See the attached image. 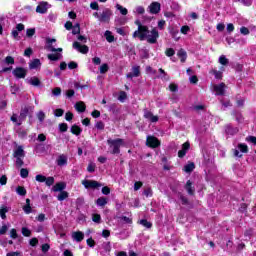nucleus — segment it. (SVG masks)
I'll return each instance as SVG.
<instances>
[{
  "mask_svg": "<svg viewBox=\"0 0 256 256\" xmlns=\"http://www.w3.org/2000/svg\"><path fill=\"white\" fill-rule=\"evenodd\" d=\"M9 207L7 206H2L0 209V217L1 219H7V215L6 213H9Z\"/></svg>",
  "mask_w": 256,
  "mask_h": 256,
  "instance_id": "2f4dec72",
  "label": "nucleus"
},
{
  "mask_svg": "<svg viewBox=\"0 0 256 256\" xmlns=\"http://www.w3.org/2000/svg\"><path fill=\"white\" fill-rule=\"evenodd\" d=\"M69 197V193L67 191H62L58 194L57 199L58 201H65Z\"/></svg>",
  "mask_w": 256,
  "mask_h": 256,
  "instance_id": "4c0bfd02",
  "label": "nucleus"
},
{
  "mask_svg": "<svg viewBox=\"0 0 256 256\" xmlns=\"http://www.w3.org/2000/svg\"><path fill=\"white\" fill-rule=\"evenodd\" d=\"M20 177H22V179H27L29 177V170H27V168H22L20 170Z\"/></svg>",
  "mask_w": 256,
  "mask_h": 256,
  "instance_id": "37998d69",
  "label": "nucleus"
},
{
  "mask_svg": "<svg viewBox=\"0 0 256 256\" xmlns=\"http://www.w3.org/2000/svg\"><path fill=\"white\" fill-rule=\"evenodd\" d=\"M248 148L246 144H239L238 149L234 150V156L235 157H243V154L241 153H247Z\"/></svg>",
  "mask_w": 256,
  "mask_h": 256,
  "instance_id": "ddd939ff",
  "label": "nucleus"
},
{
  "mask_svg": "<svg viewBox=\"0 0 256 256\" xmlns=\"http://www.w3.org/2000/svg\"><path fill=\"white\" fill-rule=\"evenodd\" d=\"M165 55L167 57H173V55H175V50L173 48H168L165 52Z\"/></svg>",
  "mask_w": 256,
  "mask_h": 256,
  "instance_id": "bf43d9fd",
  "label": "nucleus"
},
{
  "mask_svg": "<svg viewBox=\"0 0 256 256\" xmlns=\"http://www.w3.org/2000/svg\"><path fill=\"white\" fill-rule=\"evenodd\" d=\"M51 6L47 2H40L39 5L36 7V13H40L41 15L47 13V9Z\"/></svg>",
  "mask_w": 256,
  "mask_h": 256,
  "instance_id": "9b49d317",
  "label": "nucleus"
},
{
  "mask_svg": "<svg viewBox=\"0 0 256 256\" xmlns=\"http://www.w3.org/2000/svg\"><path fill=\"white\" fill-rule=\"evenodd\" d=\"M177 55L180 58L181 63H185V61H187V52L184 49H180Z\"/></svg>",
  "mask_w": 256,
  "mask_h": 256,
  "instance_id": "393cba45",
  "label": "nucleus"
},
{
  "mask_svg": "<svg viewBox=\"0 0 256 256\" xmlns=\"http://www.w3.org/2000/svg\"><path fill=\"white\" fill-rule=\"evenodd\" d=\"M4 63H6V65H15V59L11 56H7Z\"/></svg>",
  "mask_w": 256,
  "mask_h": 256,
  "instance_id": "49530a36",
  "label": "nucleus"
},
{
  "mask_svg": "<svg viewBox=\"0 0 256 256\" xmlns=\"http://www.w3.org/2000/svg\"><path fill=\"white\" fill-rule=\"evenodd\" d=\"M118 99L121 103L125 102V99H127V93L125 91L120 92Z\"/></svg>",
  "mask_w": 256,
  "mask_h": 256,
  "instance_id": "4d7b16f0",
  "label": "nucleus"
},
{
  "mask_svg": "<svg viewBox=\"0 0 256 256\" xmlns=\"http://www.w3.org/2000/svg\"><path fill=\"white\" fill-rule=\"evenodd\" d=\"M10 237L12 239H17L18 235H17V230L15 228L10 230Z\"/></svg>",
  "mask_w": 256,
  "mask_h": 256,
  "instance_id": "69168bd1",
  "label": "nucleus"
},
{
  "mask_svg": "<svg viewBox=\"0 0 256 256\" xmlns=\"http://www.w3.org/2000/svg\"><path fill=\"white\" fill-rule=\"evenodd\" d=\"M104 37H106V41H108V43H113V41H115V37L113 36V34L111 33V31L107 30L104 33Z\"/></svg>",
  "mask_w": 256,
  "mask_h": 256,
  "instance_id": "72a5a7b5",
  "label": "nucleus"
},
{
  "mask_svg": "<svg viewBox=\"0 0 256 256\" xmlns=\"http://www.w3.org/2000/svg\"><path fill=\"white\" fill-rule=\"evenodd\" d=\"M75 109H76V111H78V113H84V111L86 109L85 103L77 102L75 104Z\"/></svg>",
  "mask_w": 256,
  "mask_h": 256,
  "instance_id": "cd10ccee",
  "label": "nucleus"
},
{
  "mask_svg": "<svg viewBox=\"0 0 256 256\" xmlns=\"http://www.w3.org/2000/svg\"><path fill=\"white\" fill-rule=\"evenodd\" d=\"M141 75V67L133 66L132 71L126 75L127 79H133L134 77H139Z\"/></svg>",
  "mask_w": 256,
  "mask_h": 256,
  "instance_id": "f8f14e48",
  "label": "nucleus"
},
{
  "mask_svg": "<svg viewBox=\"0 0 256 256\" xmlns=\"http://www.w3.org/2000/svg\"><path fill=\"white\" fill-rule=\"evenodd\" d=\"M107 143L111 149V153L112 155H119L121 153V147H123V145H125V140L121 139V138H117V139H108Z\"/></svg>",
  "mask_w": 256,
  "mask_h": 256,
  "instance_id": "f03ea898",
  "label": "nucleus"
},
{
  "mask_svg": "<svg viewBox=\"0 0 256 256\" xmlns=\"http://www.w3.org/2000/svg\"><path fill=\"white\" fill-rule=\"evenodd\" d=\"M27 83H29V85H32L33 87H39V85H41V80H39V78L37 77H32L27 80Z\"/></svg>",
  "mask_w": 256,
  "mask_h": 256,
  "instance_id": "5701e85b",
  "label": "nucleus"
},
{
  "mask_svg": "<svg viewBox=\"0 0 256 256\" xmlns=\"http://www.w3.org/2000/svg\"><path fill=\"white\" fill-rule=\"evenodd\" d=\"M37 67H41V60L34 59L32 62H30L29 64L30 69H37Z\"/></svg>",
  "mask_w": 256,
  "mask_h": 256,
  "instance_id": "473e14b6",
  "label": "nucleus"
},
{
  "mask_svg": "<svg viewBox=\"0 0 256 256\" xmlns=\"http://www.w3.org/2000/svg\"><path fill=\"white\" fill-rule=\"evenodd\" d=\"M194 169H195V163L190 162L184 166L183 171H185V173H192V171H194Z\"/></svg>",
  "mask_w": 256,
  "mask_h": 256,
  "instance_id": "c756f323",
  "label": "nucleus"
},
{
  "mask_svg": "<svg viewBox=\"0 0 256 256\" xmlns=\"http://www.w3.org/2000/svg\"><path fill=\"white\" fill-rule=\"evenodd\" d=\"M190 144L189 142H186L182 145V149L180 151H178V157H180V159H182V157H185V155H187V150L190 148Z\"/></svg>",
  "mask_w": 256,
  "mask_h": 256,
  "instance_id": "6ab92c4d",
  "label": "nucleus"
},
{
  "mask_svg": "<svg viewBox=\"0 0 256 256\" xmlns=\"http://www.w3.org/2000/svg\"><path fill=\"white\" fill-rule=\"evenodd\" d=\"M48 59L50 61H59L60 59H63V54L61 53L48 54Z\"/></svg>",
  "mask_w": 256,
  "mask_h": 256,
  "instance_id": "a878e982",
  "label": "nucleus"
},
{
  "mask_svg": "<svg viewBox=\"0 0 256 256\" xmlns=\"http://www.w3.org/2000/svg\"><path fill=\"white\" fill-rule=\"evenodd\" d=\"M16 193H17L18 195H20L21 197H25V195H27V190H26L25 187H23V186H18V187L16 188Z\"/></svg>",
  "mask_w": 256,
  "mask_h": 256,
  "instance_id": "c9c22d12",
  "label": "nucleus"
},
{
  "mask_svg": "<svg viewBox=\"0 0 256 256\" xmlns=\"http://www.w3.org/2000/svg\"><path fill=\"white\" fill-rule=\"evenodd\" d=\"M146 144L149 147H152L153 149H155V148L159 147V145H161V142H159V139H157L154 136H148L147 140H146Z\"/></svg>",
  "mask_w": 256,
  "mask_h": 256,
  "instance_id": "1a4fd4ad",
  "label": "nucleus"
},
{
  "mask_svg": "<svg viewBox=\"0 0 256 256\" xmlns=\"http://www.w3.org/2000/svg\"><path fill=\"white\" fill-rule=\"evenodd\" d=\"M35 35V28H29L26 30V36L31 39Z\"/></svg>",
  "mask_w": 256,
  "mask_h": 256,
  "instance_id": "8fccbe9b",
  "label": "nucleus"
},
{
  "mask_svg": "<svg viewBox=\"0 0 256 256\" xmlns=\"http://www.w3.org/2000/svg\"><path fill=\"white\" fill-rule=\"evenodd\" d=\"M92 221L94 222V223H101V215H99V214H93L92 215Z\"/></svg>",
  "mask_w": 256,
  "mask_h": 256,
  "instance_id": "864d4df0",
  "label": "nucleus"
},
{
  "mask_svg": "<svg viewBox=\"0 0 256 256\" xmlns=\"http://www.w3.org/2000/svg\"><path fill=\"white\" fill-rule=\"evenodd\" d=\"M63 113H65V111H63V109H56L54 111L55 117H63Z\"/></svg>",
  "mask_w": 256,
  "mask_h": 256,
  "instance_id": "0e129e2a",
  "label": "nucleus"
},
{
  "mask_svg": "<svg viewBox=\"0 0 256 256\" xmlns=\"http://www.w3.org/2000/svg\"><path fill=\"white\" fill-rule=\"evenodd\" d=\"M22 235L24 237H31V230L27 227H22Z\"/></svg>",
  "mask_w": 256,
  "mask_h": 256,
  "instance_id": "de8ad7c7",
  "label": "nucleus"
},
{
  "mask_svg": "<svg viewBox=\"0 0 256 256\" xmlns=\"http://www.w3.org/2000/svg\"><path fill=\"white\" fill-rule=\"evenodd\" d=\"M12 74L16 79H25L27 77V69L23 67H17L12 71Z\"/></svg>",
  "mask_w": 256,
  "mask_h": 256,
  "instance_id": "0eeeda50",
  "label": "nucleus"
},
{
  "mask_svg": "<svg viewBox=\"0 0 256 256\" xmlns=\"http://www.w3.org/2000/svg\"><path fill=\"white\" fill-rule=\"evenodd\" d=\"M225 132L227 135H237V133H239V128L228 125L226 126Z\"/></svg>",
  "mask_w": 256,
  "mask_h": 256,
  "instance_id": "aec40b11",
  "label": "nucleus"
},
{
  "mask_svg": "<svg viewBox=\"0 0 256 256\" xmlns=\"http://www.w3.org/2000/svg\"><path fill=\"white\" fill-rule=\"evenodd\" d=\"M149 12L152 14V15H157V13H159V11H161V3L159 2H152L149 7Z\"/></svg>",
  "mask_w": 256,
  "mask_h": 256,
  "instance_id": "9d476101",
  "label": "nucleus"
},
{
  "mask_svg": "<svg viewBox=\"0 0 256 256\" xmlns=\"http://www.w3.org/2000/svg\"><path fill=\"white\" fill-rule=\"evenodd\" d=\"M107 203H108V200L105 197H100L96 200V205L98 207H105V205H107Z\"/></svg>",
  "mask_w": 256,
  "mask_h": 256,
  "instance_id": "c85d7f7f",
  "label": "nucleus"
},
{
  "mask_svg": "<svg viewBox=\"0 0 256 256\" xmlns=\"http://www.w3.org/2000/svg\"><path fill=\"white\" fill-rule=\"evenodd\" d=\"M23 211L24 213H26V215H29V213H32L33 212V208H31V205H25L23 206Z\"/></svg>",
  "mask_w": 256,
  "mask_h": 256,
  "instance_id": "6e6d98bb",
  "label": "nucleus"
},
{
  "mask_svg": "<svg viewBox=\"0 0 256 256\" xmlns=\"http://www.w3.org/2000/svg\"><path fill=\"white\" fill-rule=\"evenodd\" d=\"M56 163L58 167H65V165H67V155L61 154L58 156Z\"/></svg>",
  "mask_w": 256,
  "mask_h": 256,
  "instance_id": "a211bd4d",
  "label": "nucleus"
},
{
  "mask_svg": "<svg viewBox=\"0 0 256 256\" xmlns=\"http://www.w3.org/2000/svg\"><path fill=\"white\" fill-rule=\"evenodd\" d=\"M135 25H137L138 30H136V31L133 33L134 39L137 38V37H139V36L141 37V39H143V37H145V33H147V26L142 25V24H141V21H139V20H136V21H135Z\"/></svg>",
  "mask_w": 256,
  "mask_h": 256,
  "instance_id": "39448f33",
  "label": "nucleus"
},
{
  "mask_svg": "<svg viewBox=\"0 0 256 256\" xmlns=\"http://www.w3.org/2000/svg\"><path fill=\"white\" fill-rule=\"evenodd\" d=\"M218 63L220 65H223V67H226V65H229V59L225 55H221L218 59Z\"/></svg>",
  "mask_w": 256,
  "mask_h": 256,
  "instance_id": "7c9ffc66",
  "label": "nucleus"
},
{
  "mask_svg": "<svg viewBox=\"0 0 256 256\" xmlns=\"http://www.w3.org/2000/svg\"><path fill=\"white\" fill-rule=\"evenodd\" d=\"M12 123H15L18 127L23 124V121L20 116H17V114H13L10 118Z\"/></svg>",
  "mask_w": 256,
  "mask_h": 256,
  "instance_id": "4be33fe9",
  "label": "nucleus"
},
{
  "mask_svg": "<svg viewBox=\"0 0 256 256\" xmlns=\"http://www.w3.org/2000/svg\"><path fill=\"white\" fill-rule=\"evenodd\" d=\"M135 13H137L138 15H143V13H145V8L143 6H137L135 8Z\"/></svg>",
  "mask_w": 256,
  "mask_h": 256,
  "instance_id": "13d9d810",
  "label": "nucleus"
},
{
  "mask_svg": "<svg viewBox=\"0 0 256 256\" xmlns=\"http://www.w3.org/2000/svg\"><path fill=\"white\" fill-rule=\"evenodd\" d=\"M35 180L38 181V183H45V181H47V177H45L44 175L38 174L36 175Z\"/></svg>",
  "mask_w": 256,
  "mask_h": 256,
  "instance_id": "a18cd8bd",
  "label": "nucleus"
},
{
  "mask_svg": "<svg viewBox=\"0 0 256 256\" xmlns=\"http://www.w3.org/2000/svg\"><path fill=\"white\" fill-rule=\"evenodd\" d=\"M185 189H186L188 195H194L195 188L193 187V182H191V180H188L186 182Z\"/></svg>",
  "mask_w": 256,
  "mask_h": 256,
  "instance_id": "412c9836",
  "label": "nucleus"
},
{
  "mask_svg": "<svg viewBox=\"0 0 256 256\" xmlns=\"http://www.w3.org/2000/svg\"><path fill=\"white\" fill-rule=\"evenodd\" d=\"M53 191L55 192V193H58V192H62L64 189H65V184H63V183H56L54 186H53Z\"/></svg>",
  "mask_w": 256,
  "mask_h": 256,
  "instance_id": "bb28decb",
  "label": "nucleus"
},
{
  "mask_svg": "<svg viewBox=\"0 0 256 256\" xmlns=\"http://www.w3.org/2000/svg\"><path fill=\"white\" fill-rule=\"evenodd\" d=\"M81 33V26L79 23H76L74 26H72V35H79Z\"/></svg>",
  "mask_w": 256,
  "mask_h": 256,
  "instance_id": "58836bf2",
  "label": "nucleus"
},
{
  "mask_svg": "<svg viewBox=\"0 0 256 256\" xmlns=\"http://www.w3.org/2000/svg\"><path fill=\"white\" fill-rule=\"evenodd\" d=\"M82 185H84L85 189H99V187H103V184L95 180H83Z\"/></svg>",
  "mask_w": 256,
  "mask_h": 256,
  "instance_id": "423d86ee",
  "label": "nucleus"
},
{
  "mask_svg": "<svg viewBox=\"0 0 256 256\" xmlns=\"http://www.w3.org/2000/svg\"><path fill=\"white\" fill-rule=\"evenodd\" d=\"M113 16V12L109 8H105L100 12L99 22L100 23H109L111 21V17Z\"/></svg>",
  "mask_w": 256,
  "mask_h": 256,
  "instance_id": "20e7f679",
  "label": "nucleus"
},
{
  "mask_svg": "<svg viewBox=\"0 0 256 256\" xmlns=\"http://www.w3.org/2000/svg\"><path fill=\"white\" fill-rule=\"evenodd\" d=\"M37 119L39 120L40 123H43V121H45V112L43 111H39L36 114Z\"/></svg>",
  "mask_w": 256,
  "mask_h": 256,
  "instance_id": "c03bdc74",
  "label": "nucleus"
},
{
  "mask_svg": "<svg viewBox=\"0 0 256 256\" xmlns=\"http://www.w3.org/2000/svg\"><path fill=\"white\" fill-rule=\"evenodd\" d=\"M27 115H29V108L28 107L22 108L19 115L21 119L25 121V119H27Z\"/></svg>",
  "mask_w": 256,
  "mask_h": 256,
  "instance_id": "f704fd0d",
  "label": "nucleus"
},
{
  "mask_svg": "<svg viewBox=\"0 0 256 256\" xmlns=\"http://www.w3.org/2000/svg\"><path fill=\"white\" fill-rule=\"evenodd\" d=\"M52 95H54V97H59V95H61V88L59 87L54 88L52 91Z\"/></svg>",
  "mask_w": 256,
  "mask_h": 256,
  "instance_id": "e2e57ef3",
  "label": "nucleus"
},
{
  "mask_svg": "<svg viewBox=\"0 0 256 256\" xmlns=\"http://www.w3.org/2000/svg\"><path fill=\"white\" fill-rule=\"evenodd\" d=\"M71 133H73V135H81V128L77 125H73L71 127Z\"/></svg>",
  "mask_w": 256,
  "mask_h": 256,
  "instance_id": "a19ab883",
  "label": "nucleus"
},
{
  "mask_svg": "<svg viewBox=\"0 0 256 256\" xmlns=\"http://www.w3.org/2000/svg\"><path fill=\"white\" fill-rule=\"evenodd\" d=\"M140 225H143L146 229H151V227H153V224L145 219L140 220Z\"/></svg>",
  "mask_w": 256,
  "mask_h": 256,
  "instance_id": "79ce46f5",
  "label": "nucleus"
},
{
  "mask_svg": "<svg viewBox=\"0 0 256 256\" xmlns=\"http://www.w3.org/2000/svg\"><path fill=\"white\" fill-rule=\"evenodd\" d=\"M44 183L48 186L51 187V185H53V183H55V178L53 177H48L46 178V180L44 181Z\"/></svg>",
  "mask_w": 256,
  "mask_h": 256,
  "instance_id": "09e8293b",
  "label": "nucleus"
},
{
  "mask_svg": "<svg viewBox=\"0 0 256 256\" xmlns=\"http://www.w3.org/2000/svg\"><path fill=\"white\" fill-rule=\"evenodd\" d=\"M235 3H241L244 7H251L253 5V0H234Z\"/></svg>",
  "mask_w": 256,
  "mask_h": 256,
  "instance_id": "e433bc0d",
  "label": "nucleus"
},
{
  "mask_svg": "<svg viewBox=\"0 0 256 256\" xmlns=\"http://www.w3.org/2000/svg\"><path fill=\"white\" fill-rule=\"evenodd\" d=\"M107 71H109V65L107 64H102L100 66V73L103 75L105 73H107Z\"/></svg>",
  "mask_w": 256,
  "mask_h": 256,
  "instance_id": "603ef678",
  "label": "nucleus"
},
{
  "mask_svg": "<svg viewBox=\"0 0 256 256\" xmlns=\"http://www.w3.org/2000/svg\"><path fill=\"white\" fill-rule=\"evenodd\" d=\"M57 41L55 38H47L46 43L48 44V49L52 53H63V48H54L51 43H55Z\"/></svg>",
  "mask_w": 256,
  "mask_h": 256,
  "instance_id": "6e6552de",
  "label": "nucleus"
},
{
  "mask_svg": "<svg viewBox=\"0 0 256 256\" xmlns=\"http://www.w3.org/2000/svg\"><path fill=\"white\" fill-rule=\"evenodd\" d=\"M59 129H60L61 133H65L67 131V129H69V127L67 126V124L61 123V124H59Z\"/></svg>",
  "mask_w": 256,
  "mask_h": 256,
  "instance_id": "680f3d73",
  "label": "nucleus"
},
{
  "mask_svg": "<svg viewBox=\"0 0 256 256\" xmlns=\"http://www.w3.org/2000/svg\"><path fill=\"white\" fill-rule=\"evenodd\" d=\"M215 95H225V83L215 84L213 86Z\"/></svg>",
  "mask_w": 256,
  "mask_h": 256,
  "instance_id": "2eb2a0df",
  "label": "nucleus"
},
{
  "mask_svg": "<svg viewBox=\"0 0 256 256\" xmlns=\"http://www.w3.org/2000/svg\"><path fill=\"white\" fill-rule=\"evenodd\" d=\"M116 9L120 11L121 15H127V13H129L127 8L121 6V4H116Z\"/></svg>",
  "mask_w": 256,
  "mask_h": 256,
  "instance_id": "ea45409f",
  "label": "nucleus"
},
{
  "mask_svg": "<svg viewBox=\"0 0 256 256\" xmlns=\"http://www.w3.org/2000/svg\"><path fill=\"white\" fill-rule=\"evenodd\" d=\"M13 157L16 159V166L23 167L25 164V162H23V159H25V149H23V146H16Z\"/></svg>",
  "mask_w": 256,
  "mask_h": 256,
  "instance_id": "7ed1b4c3",
  "label": "nucleus"
},
{
  "mask_svg": "<svg viewBox=\"0 0 256 256\" xmlns=\"http://www.w3.org/2000/svg\"><path fill=\"white\" fill-rule=\"evenodd\" d=\"M17 133H18V137H21V139H25V137H27V131L26 130H23V129L20 128L17 131Z\"/></svg>",
  "mask_w": 256,
  "mask_h": 256,
  "instance_id": "3c124183",
  "label": "nucleus"
},
{
  "mask_svg": "<svg viewBox=\"0 0 256 256\" xmlns=\"http://www.w3.org/2000/svg\"><path fill=\"white\" fill-rule=\"evenodd\" d=\"M73 49L83 54L89 53V47H87V45H81L79 42L73 43Z\"/></svg>",
  "mask_w": 256,
  "mask_h": 256,
  "instance_id": "4468645a",
  "label": "nucleus"
},
{
  "mask_svg": "<svg viewBox=\"0 0 256 256\" xmlns=\"http://www.w3.org/2000/svg\"><path fill=\"white\" fill-rule=\"evenodd\" d=\"M6 256H21V252H9Z\"/></svg>",
  "mask_w": 256,
  "mask_h": 256,
  "instance_id": "774afa93",
  "label": "nucleus"
},
{
  "mask_svg": "<svg viewBox=\"0 0 256 256\" xmlns=\"http://www.w3.org/2000/svg\"><path fill=\"white\" fill-rule=\"evenodd\" d=\"M226 29L229 33H233V31H235V26L233 25V23H229L227 24Z\"/></svg>",
  "mask_w": 256,
  "mask_h": 256,
  "instance_id": "338daca9",
  "label": "nucleus"
},
{
  "mask_svg": "<svg viewBox=\"0 0 256 256\" xmlns=\"http://www.w3.org/2000/svg\"><path fill=\"white\" fill-rule=\"evenodd\" d=\"M144 117L145 119H148L149 121H151V123H157V121H159V117L153 115V112L149 110H144Z\"/></svg>",
  "mask_w": 256,
  "mask_h": 256,
  "instance_id": "dca6fc26",
  "label": "nucleus"
},
{
  "mask_svg": "<svg viewBox=\"0 0 256 256\" xmlns=\"http://www.w3.org/2000/svg\"><path fill=\"white\" fill-rule=\"evenodd\" d=\"M240 33H241V35H249V33H250L249 28L242 26L240 28Z\"/></svg>",
  "mask_w": 256,
  "mask_h": 256,
  "instance_id": "052dcab7",
  "label": "nucleus"
},
{
  "mask_svg": "<svg viewBox=\"0 0 256 256\" xmlns=\"http://www.w3.org/2000/svg\"><path fill=\"white\" fill-rule=\"evenodd\" d=\"M72 239H74V241H77V243H81V241L85 239V234L81 231L73 232Z\"/></svg>",
  "mask_w": 256,
  "mask_h": 256,
  "instance_id": "f3484780",
  "label": "nucleus"
},
{
  "mask_svg": "<svg viewBox=\"0 0 256 256\" xmlns=\"http://www.w3.org/2000/svg\"><path fill=\"white\" fill-rule=\"evenodd\" d=\"M97 166L95 165V163H90L89 165H88V167H87V172L88 173H95V168H96Z\"/></svg>",
  "mask_w": 256,
  "mask_h": 256,
  "instance_id": "5fc2aeb1",
  "label": "nucleus"
},
{
  "mask_svg": "<svg viewBox=\"0 0 256 256\" xmlns=\"http://www.w3.org/2000/svg\"><path fill=\"white\" fill-rule=\"evenodd\" d=\"M138 39L140 41H148L151 45H154V43H157V39H159V31H157V28H153L151 31H149V27L146 28V32H144L143 38H141V34L138 36Z\"/></svg>",
  "mask_w": 256,
  "mask_h": 256,
  "instance_id": "f257e3e1",
  "label": "nucleus"
},
{
  "mask_svg": "<svg viewBox=\"0 0 256 256\" xmlns=\"http://www.w3.org/2000/svg\"><path fill=\"white\" fill-rule=\"evenodd\" d=\"M223 71H225V67H221L220 71L213 69L210 73H212L216 79H221V77H223Z\"/></svg>",
  "mask_w": 256,
  "mask_h": 256,
  "instance_id": "b1692460",
  "label": "nucleus"
}]
</instances>
